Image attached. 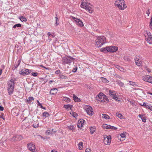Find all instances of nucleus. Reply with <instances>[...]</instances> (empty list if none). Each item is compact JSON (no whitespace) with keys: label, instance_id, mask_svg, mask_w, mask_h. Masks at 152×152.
Returning <instances> with one entry per match:
<instances>
[{"label":"nucleus","instance_id":"f257e3e1","mask_svg":"<svg viewBox=\"0 0 152 152\" xmlns=\"http://www.w3.org/2000/svg\"><path fill=\"white\" fill-rule=\"evenodd\" d=\"M106 42V38L104 36H98L96 38L95 44L96 47H100Z\"/></svg>","mask_w":152,"mask_h":152},{"label":"nucleus","instance_id":"f03ea898","mask_svg":"<svg viewBox=\"0 0 152 152\" xmlns=\"http://www.w3.org/2000/svg\"><path fill=\"white\" fill-rule=\"evenodd\" d=\"M31 72V70L24 68L22 69L21 71H19V74L23 76H25L29 75Z\"/></svg>","mask_w":152,"mask_h":152},{"label":"nucleus","instance_id":"7ed1b4c3","mask_svg":"<svg viewBox=\"0 0 152 152\" xmlns=\"http://www.w3.org/2000/svg\"><path fill=\"white\" fill-rule=\"evenodd\" d=\"M85 6V9L88 10L90 13H92L93 11V6L90 3L87 2Z\"/></svg>","mask_w":152,"mask_h":152},{"label":"nucleus","instance_id":"20e7f679","mask_svg":"<svg viewBox=\"0 0 152 152\" xmlns=\"http://www.w3.org/2000/svg\"><path fill=\"white\" fill-rule=\"evenodd\" d=\"M105 136H106V137L104 136V144L105 145L110 144L111 142V136L110 135L107 136L105 135Z\"/></svg>","mask_w":152,"mask_h":152},{"label":"nucleus","instance_id":"39448f33","mask_svg":"<svg viewBox=\"0 0 152 152\" xmlns=\"http://www.w3.org/2000/svg\"><path fill=\"white\" fill-rule=\"evenodd\" d=\"M27 147L28 150L30 151L34 152L35 151V146L34 145L33 142H31L27 144Z\"/></svg>","mask_w":152,"mask_h":152},{"label":"nucleus","instance_id":"423d86ee","mask_svg":"<svg viewBox=\"0 0 152 152\" xmlns=\"http://www.w3.org/2000/svg\"><path fill=\"white\" fill-rule=\"evenodd\" d=\"M72 18L74 20L77 25L80 27L83 26V24L82 21L80 19L75 18L74 17H72Z\"/></svg>","mask_w":152,"mask_h":152},{"label":"nucleus","instance_id":"0eeeda50","mask_svg":"<svg viewBox=\"0 0 152 152\" xmlns=\"http://www.w3.org/2000/svg\"><path fill=\"white\" fill-rule=\"evenodd\" d=\"M85 110L87 113L90 115H92L94 114L93 110L92 108L90 106H88Z\"/></svg>","mask_w":152,"mask_h":152},{"label":"nucleus","instance_id":"6e6552de","mask_svg":"<svg viewBox=\"0 0 152 152\" xmlns=\"http://www.w3.org/2000/svg\"><path fill=\"white\" fill-rule=\"evenodd\" d=\"M61 61L62 64L64 65L66 64H68L71 63V61L69 59V58L66 57H64L62 58Z\"/></svg>","mask_w":152,"mask_h":152},{"label":"nucleus","instance_id":"1a4fd4ad","mask_svg":"<svg viewBox=\"0 0 152 152\" xmlns=\"http://www.w3.org/2000/svg\"><path fill=\"white\" fill-rule=\"evenodd\" d=\"M105 97V95L102 93L100 92L96 96V100L100 101H102L103 100V98Z\"/></svg>","mask_w":152,"mask_h":152},{"label":"nucleus","instance_id":"9d476101","mask_svg":"<svg viewBox=\"0 0 152 152\" xmlns=\"http://www.w3.org/2000/svg\"><path fill=\"white\" fill-rule=\"evenodd\" d=\"M14 89V86L13 84L10 85H8L7 87V90L8 93L10 95L11 94L13 93Z\"/></svg>","mask_w":152,"mask_h":152},{"label":"nucleus","instance_id":"9b49d317","mask_svg":"<svg viewBox=\"0 0 152 152\" xmlns=\"http://www.w3.org/2000/svg\"><path fill=\"white\" fill-rule=\"evenodd\" d=\"M143 79L145 81L152 83V76L146 75L144 76Z\"/></svg>","mask_w":152,"mask_h":152},{"label":"nucleus","instance_id":"f8f14e48","mask_svg":"<svg viewBox=\"0 0 152 152\" xmlns=\"http://www.w3.org/2000/svg\"><path fill=\"white\" fill-rule=\"evenodd\" d=\"M118 47L115 46H112L108 47L107 52L110 53L114 52L118 50Z\"/></svg>","mask_w":152,"mask_h":152},{"label":"nucleus","instance_id":"ddd939ff","mask_svg":"<svg viewBox=\"0 0 152 152\" xmlns=\"http://www.w3.org/2000/svg\"><path fill=\"white\" fill-rule=\"evenodd\" d=\"M109 94L110 96L113 99H114L116 101H119L118 98L117 96L115 94V91H112L111 90H109Z\"/></svg>","mask_w":152,"mask_h":152},{"label":"nucleus","instance_id":"4468645a","mask_svg":"<svg viewBox=\"0 0 152 152\" xmlns=\"http://www.w3.org/2000/svg\"><path fill=\"white\" fill-rule=\"evenodd\" d=\"M22 139L23 137L22 136L19 135H17L13 137L11 140H12L16 141H20Z\"/></svg>","mask_w":152,"mask_h":152},{"label":"nucleus","instance_id":"2eb2a0df","mask_svg":"<svg viewBox=\"0 0 152 152\" xmlns=\"http://www.w3.org/2000/svg\"><path fill=\"white\" fill-rule=\"evenodd\" d=\"M103 127L104 129H112L113 130H115L117 129V128L116 127L107 124H103Z\"/></svg>","mask_w":152,"mask_h":152},{"label":"nucleus","instance_id":"dca6fc26","mask_svg":"<svg viewBox=\"0 0 152 152\" xmlns=\"http://www.w3.org/2000/svg\"><path fill=\"white\" fill-rule=\"evenodd\" d=\"M73 107V105L69 104H65L64 105L63 107L64 108H65L67 110H69V109H70V110H72V108Z\"/></svg>","mask_w":152,"mask_h":152},{"label":"nucleus","instance_id":"f3484780","mask_svg":"<svg viewBox=\"0 0 152 152\" xmlns=\"http://www.w3.org/2000/svg\"><path fill=\"white\" fill-rule=\"evenodd\" d=\"M57 92V89L55 88L51 89L50 91V94L51 95H53L55 94Z\"/></svg>","mask_w":152,"mask_h":152},{"label":"nucleus","instance_id":"a211bd4d","mask_svg":"<svg viewBox=\"0 0 152 152\" xmlns=\"http://www.w3.org/2000/svg\"><path fill=\"white\" fill-rule=\"evenodd\" d=\"M146 40L149 44H152V36H150L146 38Z\"/></svg>","mask_w":152,"mask_h":152},{"label":"nucleus","instance_id":"6ab92c4d","mask_svg":"<svg viewBox=\"0 0 152 152\" xmlns=\"http://www.w3.org/2000/svg\"><path fill=\"white\" fill-rule=\"evenodd\" d=\"M96 129L95 127H90V132L91 134H93L96 131Z\"/></svg>","mask_w":152,"mask_h":152},{"label":"nucleus","instance_id":"aec40b11","mask_svg":"<svg viewBox=\"0 0 152 152\" xmlns=\"http://www.w3.org/2000/svg\"><path fill=\"white\" fill-rule=\"evenodd\" d=\"M114 66L121 71H122L124 70V69L123 67L120 66L119 65H117L116 64H114Z\"/></svg>","mask_w":152,"mask_h":152},{"label":"nucleus","instance_id":"412c9836","mask_svg":"<svg viewBox=\"0 0 152 152\" xmlns=\"http://www.w3.org/2000/svg\"><path fill=\"white\" fill-rule=\"evenodd\" d=\"M108 101V99L107 96L105 95V97L104 96V97L103 98V100L101 101V102H103L104 104L105 103H107Z\"/></svg>","mask_w":152,"mask_h":152},{"label":"nucleus","instance_id":"4be33fe9","mask_svg":"<svg viewBox=\"0 0 152 152\" xmlns=\"http://www.w3.org/2000/svg\"><path fill=\"white\" fill-rule=\"evenodd\" d=\"M56 131H54V132H51L50 129H48L46 132V134L49 135V134H53V133H55Z\"/></svg>","mask_w":152,"mask_h":152},{"label":"nucleus","instance_id":"5701e85b","mask_svg":"<svg viewBox=\"0 0 152 152\" xmlns=\"http://www.w3.org/2000/svg\"><path fill=\"white\" fill-rule=\"evenodd\" d=\"M114 4L115 6H117L119 9L122 10L123 7L122 5V4H119L115 2Z\"/></svg>","mask_w":152,"mask_h":152},{"label":"nucleus","instance_id":"b1692460","mask_svg":"<svg viewBox=\"0 0 152 152\" xmlns=\"http://www.w3.org/2000/svg\"><path fill=\"white\" fill-rule=\"evenodd\" d=\"M58 78L60 79H65L67 78V77L66 76L63 75L62 74H60L59 75V77Z\"/></svg>","mask_w":152,"mask_h":152},{"label":"nucleus","instance_id":"393cba45","mask_svg":"<svg viewBox=\"0 0 152 152\" xmlns=\"http://www.w3.org/2000/svg\"><path fill=\"white\" fill-rule=\"evenodd\" d=\"M115 2L123 5L125 3V1L124 0H117Z\"/></svg>","mask_w":152,"mask_h":152},{"label":"nucleus","instance_id":"a878e982","mask_svg":"<svg viewBox=\"0 0 152 152\" xmlns=\"http://www.w3.org/2000/svg\"><path fill=\"white\" fill-rule=\"evenodd\" d=\"M70 114L74 118H76V116L78 115L77 113L75 112H73L72 110L70 112Z\"/></svg>","mask_w":152,"mask_h":152},{"label":"nucleus","instance_id":"bb28decb","mask_svg":"<svg viewBox=\"0 0 152 152\" xmlns=\"http://www.w3.org/2000/svg\"><path fill=\"white\" fill-rule=\"evenodd\" d=\"M19 19L22 22H26L27 21L26 18L24 17L20 16L19 18Z\"/></svg>","mask_w":152,"mask_h":152},{"label":"nucleus","instance_id":"cd10ccee","mask_svg":"<svg viewBox=\"0 0 152 152\" xmlns=\"http://www.w3.org/2000/svg\"><path fill=\"white\" fill-rule=\"evenodd\" d=\"M116 82H117L119 86L121 87H124V83L121 82L120 80H117Z\"/></svg>","mask_w":152,"mask_h":152},{"label":"nucleus","instance_id":"c85d7f7f","mask_svg":"<svg viewBox=\"0 0 152 152\" xmlns=\"http://www.w3.org/2000/svg\"><path fill=\"white\" fill-rule=\"evenodd\" d=\"M28 99L26 100V102H28V103H29L30 102H31L32 101H33L34 100V99L33 97L31 96H30L28 98Z\"/></svg>","mask_w":152,"mask_h":152},{"label":"nucleus","instance_id":"c756f323","mask_svg":"<svg viewBox=\"0 0 152 152\" xmlns=\"http://www.w3.org/2000/svg\"><path fill=\"white\" fill-rule=\"evenodd\" d=\"M74 126H75L70 125L68 126V128L70 130H73L75 129V127Z\"/></svg>","mask_w":152,"mask_h":152},{"label":"nucleus","instance_id":"7c9ffc66","mask_svg":"<svg viewBox=\"0 0 152 152\" xmlns=\"http://www.w3.org/2000/svg\"><path fill=\"white\" fill-rule=\"evenodd\" d=\"M108 47H105L101 48V51L105 53L106 52H107Z\"/></svg>","mask_w":152,"mask_h":152},{"label":"nucleus","instance_id":"2f4dec72","mask_svg":"<svg viewBox=\"0 0 152 152\" xmlns=\"http://www.w3.org/2000/svg\"><path fill=\"white\" fill-rule=\"evenodd\" d=\"M83 142H80L78 144L79 148L80 150L82 149L83 148Z\"/></svg>","mask_w":152,"mask_h":152},{"label":"nucleus","instance_id":"473e14b6","mask_svg":"<svg viewBox=\"0 0 152 152\" xmlns=\"http://www.w3.org/2000/svg\"><path fill=\"white\" fill-rule=\"evenodd\" d=\"M73 98L74 101L77 102H79V100H80V99H78V98L77 96L74 94L73 95Z\"/></svg>","mask_w":152,"mask_h":152},{"label":"nucleus","instance_id":"72a5a7b5","mask_svg":"<svg viewBox=\"0 0 152 152\" xmlns=\"http://www.w3.org/2000/svg\"><path fill=\"white\" fill-rule=\"evenodd\" d=\"M102 118H103L106 119H109L110 118V117L106 114H103Z\"/></svg>","mask_w":152,"mask_h":152},{"label":"nucleus","instance_id":"f704fd0d","mask_svg":"<svg viewBox=\"0 0 152 152\" xmlns=\"http://www.w3.org/2000/svg\"><path fill=\"white\" fill-rule=\"evenodd\" d=\"M64 100L67 103L69 102L70 101V99L66 97H64Z\"/></svg>","mask_w":152,"mask_h":152},{"label":"nucleus","instance_id":"c9c22d12","mask_svg":"<svg viewBox=\"0 0 152 152\" xmlns=\"http://www.w3.org/2000/svg\"><path fill=\"white\" fill-rule=\"evenodd\" d=\"M21 24L20 23H18L14 25L13 26V28H16V27H21Z\"/></svg>","mask_w":152,"mask_h":152},{"label":"nucleus","instance_id":"e433bc0d","mask_svg":"<svg viewBox=\"0 0 152 152\" xmlns=\"http://www.w3.org/2000/svg\"><path fill=\"white\" fill-rule=\"evenodd\" d=\"M42 115L43 117H47L50 115V114L48 112H45L43 113Z\"/></svg>","mask_w":152,"mask_h":152},{"label":"nucleus","instance_id":"4c0bfd02","mask_svg":"<svg viewBox=\"0 0 152 152\" xmlns=\"http://www.w3.org/2000/svg\"><path fill=\"white\" fill-rule=\"evenodd\" d=\"M129 82L130 83L129 84L131 85H132L133 86H137V84H136V83L134 82H132L131 81H129Z\"/></svg>","mask_w":152,"mask_h":152},{"label":"nucleus","instance_id":"58836bf2","mask_svg":"<svg viewBox=\"0 0 152 152\" xmlns=\"http://www.w3.org/2000/svg\"><path fill=\"white\" fill-rule=\"evenodd\" d=\"M15 82L13 79H11L10 80V81L8 82V85H10V84L13 85H13L14 86V84H15Z\"/></svg>","mask_w":152,"mask_h":152},{"label":"nucleus","instance_id":"ea45409f","mask_svg":"<svg viewBox=\"0 0 152 152\" xmlns=\"http://www.w3.org/2000/svg\"><path fill=\"white\" fill-rule=\"evenodd\" d=\"M66 57L69 58V60L71 61V62L72 61H74L75 59V58H74L70 56H67Z\"/></svg>","mask_w":152,"mask_h":152},{"label":"nucleus","instance_id":"a19ab883","mask_svg":"<svg viewBox=\"0 0 152 152\" xmlns=\"http://www.w3.org/2000/svg\"><path fill=\"white\" fill-rule=\"evenodd\" d=\"M55 18L56 19V23H55V25L57 26L59 24V20L57 16L55 17Z\"/></svg>","mask_w":152,"mask_h":152},{"label":"nucleus","instance_id":"79ce46f5","mask_svg":"<svg viewBox=\"0 0 152 152\" xmlns=\"http://www.w3.org/2000/svg\"><path fill=\"white\" fill-rule=\"evenodd\" d=\"M86 3H87V2H83L81 4V7L83 8H85V6H86Z\"/></svg>","mask_w":152,"mask_h":152},{"label":"nucleus","instance_id":"37998d69","mask_svg":"<svg viewBox=\"0 0 152 152\" xmlns=\"http://www.w3.org/2000/svg\"><path fill=\"white\" fill-rule=\"evenodd\" d=\"M102 80L103 82L105 83H107L109 82L108 80H107V79L106 78L103 77H102Z\"/></svg>","mask_w":152,"mask_h":152},{"label":"nucleus","instance_id":"c03bdc74","mask_svg":"<svg viewBox=\"0 0 152 152\" xmlns=\"http://www.w3.org/2000/svg\"><path fill=\"white\" fill-rule=\"evenodd\" d=\"M116 116L118 117V118H120L121 119L122 118V117H123V115L121 114L117 113L116 114Z\"/></svg>","mask_w":152,"mask_h":152},{"label":"nucleus","instance_id":"a18cd8bd","mask_svg":"<svg viewBox=\"0 0 152 152\" xmlns=\"http://www.w3.org/2000/svg\"><path fill=\"white\" fill-rule=\"evenodd\" d=\"M77 126L79 128H80L83 126V123H82L81 124L78 123L77 124Z\"/></svg>","mask_w":152,"mask_h":152},{"label":"nucleus","instance_id":"49530a36","mask_svg":"<svg viewBox=\"0 0 152 152\" xmlns=\"http://www.w3.org/2000/svg\"><path fill=\"white\" fill-rule=\"evenodd\" d=\"M31 75L34 76V77H36L38 75V73L37 72H32L31 73Z\"/></svg>","mask_w":152,"mask_h":152},{"label":"nucleus","instance_id":"de8ad7c7","mask_svg":"<svg viewBox=\"0 0 152 152\" xmlns=\"http://www.w3.org/2000/svg\"><path fill=\"white\" fill-rule=\"evenodd\" d=\"M141 119L143 122H146V118L145 117L143 116Z\"/></svg>","mask_w":152,"mask_h":152},{"label":"nucleus","instance_id":"09e8293b","mask_svg":"<svg viewBox=\"0 0 152 152\" xmlns=\"http://www.w3.org/2000/svg\"><path fill=\"white\" fill-rule=\"evenodd\" d=\"M120 136L121 137L123 138L125 137V133H122L121 134Z\"/></svg>","mask_w":152,"mask_h":152},{"label":"nucleus","instance_id":"8fccbe9b","mask_svg":"<svg viewBox=\"0 0 152 152\" xmlns=\"http://www.w3.org/2000/svg\"><path fill=\"white\" fill-rule=\"evenodd\" d=\"M40 66L41 67H42V68H43L45 69H47V70H49V69H50V68H49V67H46L44 66L43 65H40Z\"/></svg>","mask_w":152,"mask_h":152},{"label":"nucleus","instance_id":"3c124183","mask_svg":"<svg viewBox=\"0 0 152 152\" xmlns=\"http://www.w3.org/2000/svg\"><path fill=\"white\" fill-rule=\"evenodd\" d=\"M141 64H142V63L141 62V61H140L139 62H136V64L137 66H141Z\"/></svg>","mask_w":152,"mask_h":152},{"label":"nucleus","instance_id":"603ef678","mask_svg":"<svg viewBox=\"0 0 152 152\" xmlns=\"http://www.w3.org/2000/svg\"><path fill=\"white\" fill-rule=\"evenodd\" d=\"M122 6H122V10H124L125 8H126L127 7L126 5L124 3V4H123Z\"/></svg>","mask_w":152,"mask_h":152},{"label":"nucleus","instance_id":"864d4df0","mask_svg":"<svg viewBox=\"0 0 152 152\" xmlns=\"http://www.w3.org/2000/svg\"><path fill=\"white\" fill-rule=\"evenodd\" d=\"M151 105H149V104H147L145 107L149 109L151 108Z\"/></svg>","mask_w":152,"mask_h":152},{"label":"nucleus","instance_id":"5fc2aeb1","mask_svg":"<svg viewBox=\"0 0 152 152\" xmlns=\"http://www.w3.org/2000/svg\"><path fill=\"white\" fill-rule=\"evenodd\" d=\"M77 67H75L73 69L72 71L73 72H75L77 71Z\"/></svg>","mask_w":152,"mask_h":152},{"label":"nucleus","instance_id":"6e6d98bb","mask_svg":"<svg viewBox=\"0 0 152 152\" xmlns=\"http://www.w3.org/2000/svg\"><path fill=\"white\" fill-rule=\"evenodd\" d=\"M60 73V71L59 70H56L55 72V73L57 74H58Z\"/></svg>","mask_w":152,"mask_h":152},{"label":"nucleus","instance_id":"4d7b16f0","mask_svg":"<svg viewBox=\"0 0 152 152\" xmlns=\"http://www.w3.org/2000/svg\"><path fill=\"white\" fill-rule=\"evenodd\" d=\"M1 115H0V118H2L4 120H5V118L3 117L4 114V113H2L1 114Z\"/></svg>","mask_w":152,"mask_h":152},{"label":"nucleus","instance_id":"13d9d810","mask_svg":"<svg viewBox=\"0 0 152 152\" xmlns=\"http://www.w3.org/2000/svg\"><path fill=\"white\" fill-rule=\"evenodd\" d=\"M91 150L90 149L88 148H87L85 151V152H90Z\"/></svg>","mask_w":152,"mask_h":152},{"label":"nucleus","instance_id":"bf43d9fd","mask_svg":"<svg viewBox=\"0 0 152 152\" xmlns=\"http://www.w3.org/2000/svg\"><path fill=\"white\" fill-rule=\"evenodd\" d=\"M115 76L116 77H118V78H119V79H122V77L119 75H118L116 74L115 75Z\"/></svg>","mask_w":152,"mask_h":152},{"label":"nucleus","instance_id":"052dcab7","mask_svg":"<svg viewBox=\"0 0 152 152\" xmlns=\"http://www.w3.org/2000/svg\"><path fill=\"white\" fill-rule=\"evenodd\" d=\"M148 103H146V102H144L142 104V106H143V107H146V105Z\"/></svg>","mask_w":152,"mask_h":152},{"label":"nucleus","instance_id":"680f3d73","mask_svg":"<svg viewBox=\"0 0 152 152\" xmlns=\"http://www.w3.org/2000/svg\"><path fill=\"white\" fill-rule=\"evenodd\" d=\"M38 125H38V124L37 125V126H36V125L35 124H33V125H32V126H33L34 128H37V127H38Z\"/></svg>","mask_w":152,"mask_h":152},{"label":"nucleus","instance_id":"e2e57ef3","mask_svg":"<svg viewBox=\"0 0 152 152\" xmlns=\"http://www.w3.org/2000/svg\"><path fill=\"white\" fill-rule=\"evenodd\" d=\"M124 57L125 60H126L127 61H129L130 60V58L127 57Z\"/></svg>","mask_w":152,"mask_h":152},{"label":"nucleus","instance_id":"0e129e2a","mask_svg":"<svg viewBox=\"0 0 152 152\" xmlns=\"http://www.w3.org/2000/svg\"><path fill=\"white\" fill-rule=\"evenodd\" d=\"M37 102L38 103V104H37L39 106H40L41 107V105H42V104L39 102L38 100H37Z\"/></svg>","mask_w":152,"mask_h":152},{"label":"nucleus","instance_id":"69168bd1","mask_svg":"<svg viewBox=\"0 0 152 152\" xmlns=\"http://www.w3.org/2000/svg\"><path fill=\"white\" fill-rule=\"evenodd\" d=\"M19 66V64H16L15 65V68L14 69L12 68V69L14 70L15 69H16L17 67Z\"/></svg>","mask_w":152,"mask_h":152},{"label":"nucleus","instance_id":"338daca9","mask_svg":"<svg viewBox=\"0 0 152 152\" xmlns=\"http://www.w3.org/2000/svg\"><path fill=\"white\" fill-rule=\"evenodd\" d=\"M4 110V108L3 107L0 106V111H2Z\"/></svg>","mask_w":152,"mask_h":152},{"label":"nucleus","instance_id":"774afa93","mask_svg":"<svg viewBox=\"0 0 152 152\" xmlns=\"http://www.w3.org/2000/svg\"><path fill=\"white\" fill-rule=\"evenodd\" d=\"M15 115H16V116H18L19 114V112H15Z\"/></svg>","mask_w":152,"mask_h":152}]
</instances>
